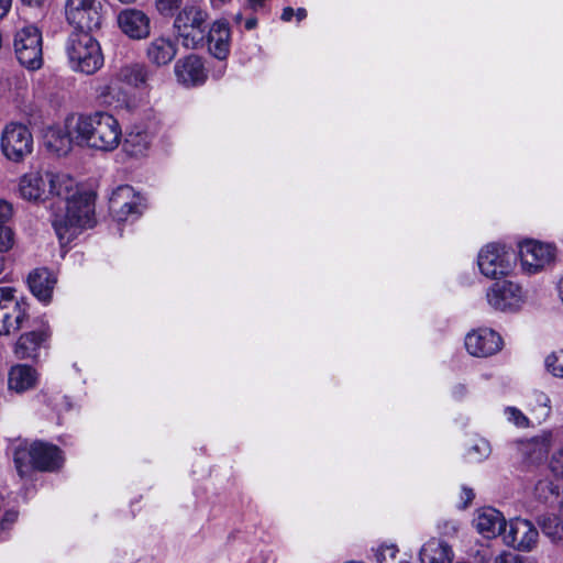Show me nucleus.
<instances>
[{
  "mask_svg": "<svg viewBox=\"0 0 563 563\" xmlns=\"http://www.w3.org/2000/svg\"><path fill=\"white\" fill-rule=\"evenodd\" d=\"M556 249L553 244L526 240L519 244V258L525 274L536 275L554 263Z\"/></svg>",
  "mask_w": 563,
  "mask_h": 563,
  "instance_id": "nucleus-11",
  "label": "nucleus"
},
{
  "mask_svg": "<svg viewBox=\"0 0 563 563\" xmlns=\"http://www.w3.org/2000/svg\"><path fill=\"white\" fill-rule=\"evenodd\" d=\"M549 467L555 476L563 477V448L552 454Z\"/></svg>",
  "mask_w": 563,
  "mask_h": 563,
  "instance_id": "nucleus-41",
  "label": "nucleus"
},
{
  "mask_svg": "<svg viewBox=\"0 0 563 563\" xmlns=\"http://www.w3.org/2000/svg\"><path fill=\"white\" fill-rule=\"evenodd\" d=\"M48 173L29 172L19 179V195L22 199L31 202L48 200Z\"/></svg>",
  "mask_w": 563,
  "mask_h": 563,
  "instance_id": "nucleus-18",
  "label": "nucleus"
},
{
  "mask_svg": "<svg viewBox=\"0 0 563 563\" xmlns=\"http://www.w3.org/2000/svg\"><path fill=\"white\" fill-rule=\"evenodd\" d=\"M115 74L122 84L137 89L147 88L151 77V70L142 63L125 64L115 70Z\"/></svg>",
  "mask_w": 563,
  "mask_h": 563,
  "instance_id": "nucleus-30",
  "label": "nucleus"
},
{
  "mask_svg": "<svg viewBox=\"0 0 563 563\" xmlns=\"http://www.w3.org/2000/svg\"><path fill=\"white\" fill-rule=\"evenodd\" d=\"M18 519V511L16 510H8L4 512L3 517H2V521H1V525L4 526V525H11L13 522H15Z\"/></svg>",
  "mask_w": 563,
  "mask_h": 563,
  "instance_id": "nucleus-44",
  "label": "nucleus"
},
{
  "mask_svg": "<svg viewBox=\"0 0 563 563\" xmlns=\"http://www.w3.org/2000/svg\"><path fill=\"white\" fill-rule=\"evenodd\" d=\"M155 129L135 124L128 132L123 141L124 152L132 157H142L147 154L153 142Z\"/></svg>",
  "mask_w": 563,
  "mask_h": 563,
  "instance_id": "nucleus-22",
  "label": "nucleus"
},
{
  "mask_svg": "<svg viewBox=\"0 0 563 563\" xmlns=\"http://www.w3.org/2000/svg\"><path fill=\"white\" fill-rule=\"evenodd\" d=\"M536 494L540 499L547 500L549 495H559V487L554 485L551 481H540L536 485Z\"/></svg>",
  "mask_w": 563,
  "mask_h": 563,
  "instance_id": "nucleus-37",
  "label": "nucleus"
},
{
  "mask_svg": "<svg viewBox=\"0 0 563 563\" xmlns=\"http://www.w3.org/2000/svg\"><path fill=\"white\" fill-rule=\"evenodd\" d=\"M38 380L36 369L25 364H16L12 366L8 375V386L10 390L15 393H24L34 388Z\"/></svg>",
  "mask_w": 563,
  "mask_h": 563,
  "instance_id": "nucleus-27",
  "label": "nucleus"
},
{
  "mask_svg": "<svg viewBox=\"0 0 563 563\" xmlns=\"http://www.w3.org/2000/svg\"><path fill=\"white\" fill-rule=\"evenodd\" d=\"M553 445V433L543 431L540 434L521 442L520 451L532 463L542 461Z\"/></svg>",
  "mask_w": 563,
  "mask_h": 563,
  "instance_id": "nucleus-28",
  "label": "nucleus"
},
{
  "mask_svg": "<svg viewBox=\"0 0 563 563\" xmlns=\"http://www.w3.org/2000/svg\"><path fill=\"white\" fill-rule=\"evenodd\" d=\"M34 137L29 125L10 121L4 124L0 134V150L10 162L21 163L33 153Z\"/></svg>",
  "mask_w": 563,
  "mask_h": 563,
  "instance_id": "nucleus-5",
  "label": "nucleus"
},
{
  "mask_svg": "<svg viewBox=\"0 0 563 563\" xmlns=\"http://www.w3.org/2000/svg\"><path fill=\"white\" fill-rule=\"evenodd\" d=\"M206 11L198 5H186L176 16L174 25L183 38L184 46L195 48L203 42Z\"/></svg>",
  "mask_w": 563,
  "mask_h": 563,
  "instance_id": "nucleus-9",
  "label": "nucleus"
},
{
  "mask_svg": "<svg viewBox=\"0 0 563 563\" xmlns=\"http://www.w3.org/2000/svg\"><path fill=\"white\" fill-rule=\"evenodd\" d=\"M121 31L133 40H142L150 34V18L141 10L125 9L118 15Z\"/></svg>",
  "mask_w": 563,
  "mask_h": 563,
  "instance_id": "nucleus-20",
  "label": "nucleus"
},
{
  "mask_svg": "<svg viewBox=\"0 0 563 563\" xmlns=\"http://www.w3.org/2000/svg\"><path fill=\"white\" fill-rule=\"evenodd\" d=\"M13 214V205L9 200L0 198V227H8L7 223L11 221Z\"/></svg>",
  "mask_w": 563,
  "mask_h": 563,
  "instance_id": "nucleus-40",
  "label": "nucleus"
},
{
  "mask_svg": "<svg viewBox=\"0 0 563 563\" xmlns=\"http://www.w3.org/2000/svg\"><path fill=\"white\" fill-rule=\"evenodd\" d=\"M117 1L122 4H132V3L136 2L137 0H117Z\"/></svg>",
  "mask_w": 563,
  "mask_h": 563,
  "instance_id": "nucleus-54",
  "label": "nucleus"
},
{
  "mask_svg": "<svg viewBox=\"0 0 563 563\" xmlns=\"http://www.w3.org/2000/svg\"><path fill=\"white\" fill-rule=\"evenodd\" d=\"M74 122H76V117L69 115L63 124L53 125L46 130L44 144L49 152L57 156H65L71 152L77 134L71 128Z\"/></svg>",
  "mask_w": 563,
  "mask_h": 563,
  "instance_id": "nucleus-17",
  "label": "nucleus"
},
{
  "mask_svg": "<svg viewBox=\"0 0 563 563\" xmlns=\"http://www.w3.org/2000/svg\"><path fill=\"white\" fill-rule=\"evenodd\" d=\"M11 5L12 0H0V20L9 13Z\"/></svg>",
  "mask_w": 563,
  "mask_h": 563,
  "instance_id": "nucleus-46",
  "label": "nucleus"
},
{
  "mask_svg": "<svg viewBox=\"0 0 563 563\" xmlns=\"http://www.w3.org/2000/svg\"><path fill=\"white\" fill-rule=\"evenodd\" d=\"M5 260L3 256H0V275L4 271Z\"/></svg>",
  "mask_w": 563,
  "mask_h": 563,
  "instance_id": "nucleus-53",
  "label": "nucleus"
},
{
  "mask_svg": "<svg viewBox=\"0 0 563 563\" xmlns=\"http://www.w3.org/2000/svg\"><path fill=\"white\" fill-rule=\"evenodd\" d=\"M504 342L499 333L489 328H478L465 336L467 352L476 357H488L503 349Z\"/></svg>",
  "mask_w": 563,
  "mask_h": 563,
  "instance_id": "nucleus-16",
  "label": "nucleus"
},
{
  "mask_svg": "<svg viewBox=\"0 0 563 563\" xmlns=\"http://www.w3.org/2000/svg\"><path fill=\"white\" fill-rule=\"evenodd\" d=\"M294 15H295V10L290 7H286V8H284L283 13H282V20L285 22H289V21H291Z\"/></svg>",
  "mask_w": 563,
  "mask_h": 563,
  "instance_id": "nucleus-47",
  "label": "nucleus"
},
{
  "mask_svg": "<svg viewBox=\"0 0 563 563\" xmlns=\"http://www.w3.org/2000/svg\"><path fill=\"white\" fill-rule=\"evenodd\" d=\"M544 367L553 377L563 378V347L545 356Z\"/></svg>",
  "mask_w": 563,
  "mask_h": 563,
  "instance_id": "nucleus-34",
  "label": "nucleus"
},
{
  "mask_svg": "<svg viewBox=\"0 0 563 563\" xmlns=\"http://www.w3.org/2000/svg\"><path fill=\"white\" fill-rule=\"evenodd\" d=\"M475 494L473 489L468 487H462L461 499L463 500L462 507L466 508L474 499Z\"/></svg>",
  "mask_w": 563,
  "mask_h": 563,
  "instance_id": "nucleus-43",
  "label": "nucleus"
},
{
  "mask_svg": "<svg viewBox=\"0 0 563 563\" xmlns=\"http://www.w3.org/2000/svg\"><path fill=\"white\" fill-rule=\"evenodd\" d=\"M454 553L452 548L444 541L431 538L420 550L421 563H452Z\"/></svg>",
  "mask_w": 563,
  "mask_h": 563,
  "instance_id": "nucleus-31",
  "label": "nucleus"
},
{
  "mask_svg": "<svg viewBox=\"0 0 563 563\" xmlns=\"http://www.w3.org/2000/svg\"><path fill=\"white\" fill-rule=\"evenodd\" d=\"M64 206V212L54 213L53 227L62 242H69L82 229L95 225V195L81 191Z\"/></svg>",
  "mask_w": 563,
  "mask_h": 563,
  "instance_id": "nucleus-2",
  "label": "nucleus"
},
{
  "mask_svg": "<svg viewBox=\"0 0 563 563\" xmlns=\"http://www.w3.org/2000/svg\"><path fill=\"white\" fill-rule=\"evenodd\" d=\"M526 292L522 286L512 280H501L492 284L486 291L487 303L497 311L516 312L526 302Z\"/></svg>",
  "mask_w": 563,
  "mask_h": 563,
  "instance_id": "nucleus-10",
  "label": "nucleus"
},
{
  "mask_svg": "<svg viewBox=\"0 0 563 563\" xmlns=\"http://www.w3.org/2000/svg\"><path fill=\"white\" fill-rule=\"evenodd\" d=\"M121 84L115 73L111 76L98 78L93 87L95 97L102 106L133 111L136 108V102L121 87Z\"/></svg>",
  "mask_w": 563,
  "mask_h": 563,
  "instance_id": "nucleus-13",
  "label": "nucleus"
},
{
  "mask_svg": "<svg viewBox=\"0 0 563 563\" xmlns=\"http://www.w3.org/2000/svg\"><path fill=\"white\" fill-rule=\"evenodd\" d=\"M538 522L543 533L553 542L563 541V500L560 503L558 514L542 516Z\"/></svg>",
  "mask_w": 563,
  "mask_h": 563,
  "instance_id": "nucleus-32",
  "label": "nucleus"
},
{
  "mask_svg": "<svg viewBox=\"0 0 563 563\" xmlns=\"http://www.w3.org/2000/svg\"><path fill=\"white\" fill-rule=\"evenodd\" d=\"M62 463L59 449L41 441L32 443L30 448H18L14 452V464L21 476L26 473L29 465L40 471H54Z\"/></svg>",
  "mask_w": 563,
  "mask_h": 563,
  "instance_id": "nucleus-4",
  "label": "nucleus"
},
{
  "mask_svg": "<svg viewBox=\"0 0 563 563\" xmlns=\"http://www.w3.org/2000/svg\"><path fill=\"white\" fill-rule=\"evenodd\" d=\"M181 4L183 0H155V7L162 15H173Z\"/></svg>",
  "mask_w": 563,
  "mask_h": 563,
  "instance_id": "nucleus-38",
  "label": "nucleus"
},
{
  "mask_svg": "<svg viewBox=\"0 0 563 563\" xmlns=\"http://www.w3.org/2000/svg\"><path fill=\"white\" fill-rule=\"evenodd\" d=\"M236 20L240 21L241 20V14H238L236 15Z\"/></svg>",
  "mask_w": 563,
  "mask_h": 563,
  "instance_id": "nucleus-55",
  "label": "nucleus"
},
{
  "mask_svg": "<svg viewBox=\"0 0 563 563\" xmlns=\"http://www.w3.org/2000/svg\"><path fill=\"white\" fill-rule=\"evenodd\" d=\"M13 46L16 58L22 66L30 70L42 67V33L35 25H26L16 31Z\"/></svg>",
  "mask_w": 563,
  "mask_h": 563,
  "instance_id": "nucleus-8",
  "label": "nucleus"
},
{
  "mask_svg": "<svg viewBox=\"0 0 563 563\" xmlns=\"http://www.w3.org/2000/svg\"><path fill=\"white\" fill-rule=\"evenodd\" d=\"M466 393V388L464 385H457L453 388V395L454 397L456 398H461L462 396H464Z\"/></svg>",
  "mask_w": 563,
  "mask_h": 563,
  "instance_id": "nucleus-49",
  "label": "nucleus"
},
{
  "mask_svg": "<svg viewBox=\"0 0 563 563\" xmlns=\"http://www.w3.org/2000/svg\"><path fill=\"white\" fill-rule=\"evenodd\" d=\"M538 400L542 404V408H541L542 415L548 416L550 412V406H549L550 399L544 394H539Z\"/></svg>",
  "mask_w": 563,
  "mask_h": 563,
  "instance_id": "nucleus-45",
  "label": "nucleus"
},
{
  "mask_svg": "<svg viewBox=\"0 0 563 563\" xmlns=\"http://www.w3.org/2000/svg\"><path fill=\"white\" fill-rule=\"evenodd\" d=\"M456 563H467V562H456Z\"/></svg>",
  "mask_w": 563,
  "mask_h": 563,
  "instance_id": "nucleus-56",
  "label": "nucleus"
},
{
  "mask_svg": "<svg viewBox=\"0 0 563 563\" xmlns=\"http://www.w3.org/2000/svg\"><path fill=\"white\" fill-rule=\"evenodd\" d=\"M295 15L297 18L298 21H301L303 19H306L307 16V11L306 9L303 8H298L296 11H295Z\"/></svg>",
  "mask_w": 563,
  "mask_h": 563,
  "instance_id": "nucleus-50",
  "label": "nucleus"
},
{
  "mask_svg": "<svg viewBox=\"0 0 563 563\" xmlns=\"http://www.w3.org/2000/svg\"><path fill=\"white\" fill-rule=\"evenodd\" d=\"M494 563H523V561L517 554L504 552L495 559Z\"/></svg>",
  "mask_w": 563,
  "mask_h": 563,
  "instance_id": "nucleus-42",
  "label": "nucleus"
},
{
  "mask_svg": "<svg viewBox=\"0 0 563 563\" xmlns=\"http://www.w3.org/2000/svg\"><path fill=\"white\" fill-rule=\"evenodd\" d=\"M66 54L71 70L93 75L104 63L99 42L90 32H73L66 42Z\"/></svg>",
  "mask_w": 563,
  "mask_h": 563,
  "instance_id": "nucleus-3",
  "label": "nucleus"
},
{
  "mask_svg": "<svg viewBox=\"0 0 563 563\" xmlns=\"http://www.w3.org/2000/svg\"><path fill=\"white\" fill-rule=\"evenodd\" d=\"M490 454V445L483 438L473 439L465 452V459L468 462H482Z\"/></svg>",
  "mask_w": 563,
  "mask_h": 563,
  "instance_id": "nucleus-33",
  "label": "nucleus"
},
{
  "mask_svg": "<svg viewBox=\"0 0 563 563\" xmlns=\"http://www.w3.org/2000/svg\"><path fill=\"white\" fill-rule=\"evenodd\" d=\"M48 334L44 330L22 334L14 347L16 357L21 360L36 358Z\"/></svg>",
  "mask_w": 563,
  "mask_h": 563,
  "instance_id": "nucleus-29",
  "label": "nucleus"
},
{
  "mask_svg": "<svg viewBox=\"0 0 563 563\" xmlns=\"http://www.w3.org/2000/svg\"><path fill=\"white\" fill-rule=\"evenodd\" d=\"M109 208L118 221H128L137 219L145 209V203L133 187L122 185L112 191Z\"/></svg>",
  "mask_w": 563,
  "mask_h": 563,
  "instance_id": "nucleus-14",
  "label": "nucleus"
},
{
  "mask_svg": "<svg viewBox=\"0 0 563 563\" xmlns=\"http://www.w3.org/2000/svg\"><path fill=\"white\" fill-rule=\"evenodd\" d=\"M174 71L177 80L187 87L202 85L207 78L201 58L194 54L177 60Z\"/></svg>",
  "mask_w": 563,
  "mask_h": 563,
  "instance_id": "nucleus-21",
  "label": "nucleus"
},
{
  "mask_svg": "<svg viewBox=\"0 0 563 563\" xmlns=\"http://www.w3.org/2000/svg\"><path fill=\"white\" fill-rule=\"evenodd\" d=\"M48 199L57 198L59 202L66 205L68 200L81 192L77 181L67 174L48 173Z\"/></svg>",
  "mask_w": 563,
  "mask_h": 563,
  "instance_id": "nucleus-26",
  "label": "nucleus"
},
{
  "mask_svg": "<svg viewBox=\"0 0 563 563\" xmlns=\"http://www.w3.org/2000/svg\"><path fill=\"white\" fill-rule=\"evenodd\" d=\"M473 526L483 538L494 539L505 532L507 521L499 510L493 507H483L475 511Z\"/></svg>",
  "mask_w": 563,
  "mask_h": 563,
  "instance_id": "nucleus-19",
  "label": "nucleus"
},
{
  "mask_svg": "<svg viewBox=\"0 0 563 563\" xmlns=\"http://www.w3.org/2000/svg\"><path fill=\"white\" fill-rule=\"evenodd\" d=\"M256 24H257V20L256 19H254V18L253 19H249L245 22V27L247 30H253L256 26Z\"/></svg>",
  "mask_w": 563,
  "mask_h": 563,
  "instance_id": "nucleus-51",
  "label": "nucleus"
},
{
  "mask_svg": "<svg viewBox=\"0 0 563 563\" xmlns=\"http://www.w3.org/2000/svg\"><path fill=\"white\" fill-rule=\"evenodd\" d=\"M505 415L509 422L514 423L517 427L523 428L529 423L528 418L517 408L507 407L505 409Z\"/></svg>",
  "mask_w": 563,
  "mask_h": 563,
  "instance_id": "nucleus-39",
  "label": "nucleus"
},
{
  "mask_svg": "<svg viewBox=\"0 0 563 563\" xmlns=\"http://www.w3.org/2000/svg\"><path fill=\"white\" fill-rule=\"evenodd\" d=\"M210 1H211L212 7H219L222 3L227 2L228 0H210Z\"/></svg>",
  "mask_w": 563,
  "mask_h": 563,
  "instance_id": "nucleus-52",
  "label": "nucleus"
},
{
  "mask_svg": "<svg viewBox=\"0 0 563 563\" xmlns=\"http://www.w3.org/2000/svg\"><path fill=\"white\" fill-rule=\"evenodd\" d=\"M503 538L506 545L530 552L537 545L539 532L529 520L515 518L507 523Z\"/></svg>",
  "mask_w": 563,
  "mask_h": 563,
  "instance_id": "nucleus-15",
  "label": "nucleus"
},
{
  "mask_svg": "<svg viewBox=\"0 0 563 563\" xmlns=\"http://www.w3.org/2000/svg\"><path fill=\"white\" fill-rule=\"evenodd\" d=\"M15 243L14 231L10 227H0V254L11 251Z\"/></svg>",
  "mask_w": 563,
  "mask_h": 563,
  "instance_id": "nucleus-36",
  "label": "nucleus"
},
{
  "mask_svg": "<svg viewBox=\"0 0 563 563\" xmlns=\"http://www.w3.org/2000/svg\"><path fill=\"white\" fill-rule=\"evenodd\" d=\"M15 288L0 287V335L18 331L27 317L26 303L15 299Z\"/></svg>",
  "mask_w": 563,
  "mask_h": 563,
  "instance_id": "nucleus-12",
  "label": "nucleus"
},
{
  "mask_svg": "<svg viewBox=\"0 0 563 563\" xmlns=\"http://www.w3.org/2000/svg\"><path fill=\"white\" fill-rule=\"evenodd\" d=\"M47 0H21V2L29 7L41 8Z\"/></svg>",
  "mask_w": 563,
  "mask_h": 563,
  "instance_id": "nucleus-48",
  "label": "nucleus"
},
{
  "mask_svg": "<svg viewBox=\"0 0 563 563\" xmlns=\"http://www.w3.org/2000/svg\"><path fill=\"white\" fill-rule=\"evenodd\" d=\"M74 123L76 145L80 147L110 153L122 142L121 124L110 112L98 110L79 114Z\"/></svg>",
  "mask_w": 563,
  "mask_h": 563,
  "instance_id": "nucleus-1",
  "label": "nucleus"
},
{
  "mask_svg": "<svg viewBox=\"0 0 563 563\" xmlns=\"http://www.w3.org/2000/svg\"><path fill=\"white\" fill-rule=\"evenodd\" d=\"M64 14L76 32H92L101 27L104 8L100 0H65Z\"/></svg>",
  "mask_w": 563,
  "mask_h": 563,
  "instance_id": "nucleus-6",
  "label": "nucleus"
},
{
  "mask_svg": "<svg viewBox=\"0 0 563 563\" xmlns=\"http://www.w3.org/2000/svg\"><path fill=\"white\" fill-rule=\"evenodd\" d=\"M56 282L55 275L47 268H35L27 277L30 290L44 303L51 301Z\"/></svg>",
  "mask_w": 563,
  "mask_h": 563,
  "instance_id": "nucleus-24",
  "label": "nucleus"
},
{
  "mask_svg": "<svg viewBox=\"0 0 563 563\" xmlns=\"http://www.w3.org/2000/svg\"><path fill=\"white\" fill-rule=\"evenodd\" d=\"M398 549L395 545H383L378 549L376 558L378 563H408L406 559H398Z\"/></svg>",
  "mask_w": 563,
  "mask_h": 563,
  "instance_id": "nucleus-35",
  "label": "nucleus"
},
{
  "mask_svg": "<svg viewBox=\"0 0 563 563\" xmlns=\"http://www.w3.org/2000/svg\"><path fill=\"white\" fill-rule=\"evenodd\" d=\"M230 27L223 20L216 21L208 33V49L218 59H225L230 52Z\"/></svg>",
  "mask_w": 563,
  "mask_h": 563,
  "instance_id": "nucleus-25",
  "label": "nucleus"
},
{
  "mask_svg": "<svg viewBox=\"0 0 563 563\" xmlns=\"http://www.w3.org/2000/svg\"><path fill=\"white\" fill-rule=\"evenodd\" d=\"M516 256L506 245L488 243L481 249L477 265L487 278L497 279L509 275L515 267Z\"/></svg>",
  "mask_w": 563,
  "mask_h": 563,
  "instance_id": "nucleus-7",
  "label": "nucleus"
},
{
  "mask_svg": "<svg viewBox=\"0 0 563 563\" xmlns=\"http://www.w3.org/2000/svg\"><path fill=\"white\" fill-rule=\"evenodd\" d=\"M177 54V43L170 37L153 38L146 47L148 62L157 67L168 65Z\"/></svg>",
  "mask_w": 563,
  "mask_h": 563,
  "instance_id": "nucleus-23",
  "label": "nucleus"
}]
</instances>
